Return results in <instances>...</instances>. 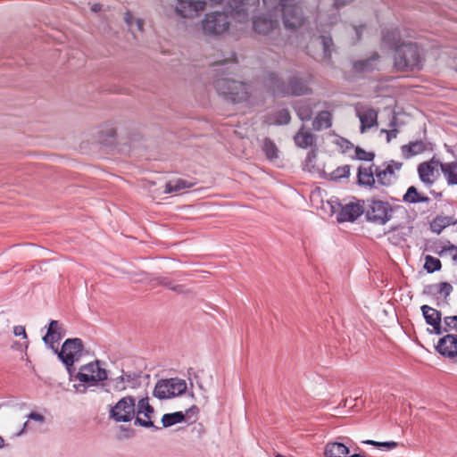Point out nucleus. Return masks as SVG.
<instances>
[{"mask_svg":"<svg viewBox=\"0 0 457 457\" xmlns=\"http://www.w3.org/2000/svg\"><path fill=\"white\" fill-rule=\"evenodd\" d=\"M262 151L264 152L267 159L270 162H274L278 159L279 150L276 144L269 137H266L263 140Z\"/></svg>","mask_w":457,"mask_h":457,"instance_id":"nucleus-34","label":"nucleus"},{"mask_svg":"<svg viewBox=\"0 0 457 457\" xmlns=\"http://www.w3.org/2000/svg\"><path fill=\"white\" fill-rule=\"evenodd\" d=\"M382 42L390 48L396 50L401 42V35L398 29H386L383 31Z\"/></svg>","mask_w":457,"mask_h":457,"instance_id":"nucleus-28","label":"nucleus"},{"mask_svg":"<svg viewBox=\"0 0 457 457\" xmlns=\"http://www.w3.org/2000/svg\"><path fill=\"white\" fill-rule=\"evenodd\" d=\"M27 427H28V420L26 422H24V424L22 426V428L20 431H18V432H16L14 434V436H21L25 432V430L27 429Z\"/></svg>","mask_w":457,"mask_h":457,"instance_id":"nucleus-55","label":"nucleus"},{"mask_svg":"<svg viewBox=\"0 0 457 457\" xmlns=\"http://www.w3.org/2000/svg\"><path fill=\"white\" fill-rule=\"evenodd\" d=\"M451 224H455L453 217L438 215L430 222V229L434 233L440 234L444 228Z\"/></svg>","mask_w":457,"mask_h":457,"instance_id":"nucleus-32","label":"nucleus"},{"mask_svg":"<svg viewBox=\"0 0 457 457\" xmlns=\"http://www.w3.org/2000/svg\"><path fill=\"white\" fill-rule=\"evenodd\" d=\"M426 150V145L421 140L411 142L401 147L402 154L405 159L420 154Z\"/></svg>","mask_w":457,"mask_h":457,"instance_id":"nucleus-29","label":"nucleus"},{"mask_svg":"<svg viewBox=\"0 0 457 457\" xmlns=\"http://www.w3.org/2000/svg\"><path fill=\"white\" fill-rule=\"evenodd\" d=\"M439 254L441 256L448 255L452 258V260L457 263V246L447 242L445 245L442 246Z\"/></svg>","mask_w":457,"mask_h":457,"instance_id":"nucleus-39","label":"nucleus"},{"mask_svg":"<svg viewBox=\"0 0 457 457\" xmlns=\"http://www.w3.org/2000/svg\"><path fill=\"white\" fill-rule=\"evenodd\" d=\"M316 136L302 126L294 137V141L298 147L308 148L316 144Z\"/></svg>","mask_w":457,"mask_h":457,"instance_id":"nucleus-22","label":"nucleus"},{"mask_svg":"<svg viewBox=\"0 0 457 457\" xmlns=\"http://www.w3.org/2000/svg\"><path fill=\"white\" fill-rule=\"evenodd\" d=\"M315 158H316L315 151H313V150L310 151L308 153L306 160H305L306 165H308L309 163H312L315 161Z\"/></svg>","mask_w":457,"mask_h":457,"instance_id":"nucleus-51","label":"nucleus"},{"mask_svg":"<svg viewBox=\"0 0 457 457\" xmlns=\"http://www.w3.org/2000/svg\"><path fill=\"white\" fill-rule=\"evenodd\" d=\"M438 167L440 168V161L436 157L418 166L419 177L427 187H431L435 183Z\"/></svg>","mask_w":457,"mask_h":457,"instance_id":"nucleus-13","label":"nucleus"},{"mask_svg":"<svg viewBox=\"0 0 457 457\" xmlns=\"http://www.w3.org/2000/svg\"><path fill=\"white\" fill-rule=\"evenodd\" d=\"M109 136H110V137H114V136H115V130H114L113 129H110Z\"/></svg>","mask_w":457,"mask_h":457,"instance_id":"nucleus-61","label":"nucleus"},{"mask_svg":"<svg viewBox=\"0 0 457 457\" xmlns=\"http://www.w3.org/2000/svg\"><path fill=\"white\" fill-rule=\"evenodd\" d=\"M355 157L358 160L371 162L375 157V154L371 152H367L364 149L361 148L360 146H357L355 148Z\"/></svg>","mask_w":457,"mask_h":457,"instance_id":"nucleus-43","label":"nucleus"},{"mask_svg":"<svg viewBox=\"0 0 457 457\" xmlns=\"http://www.w3.org/2000/svg\"><path fill=\"white\" fill-rule=\"evenodd\" d=\"M264 86L275 96H303L312 92L306 81L294 76L286 84L276 72H267L263 78Z\"/></svg>","mask_w":457,"mask_h":457,"instance_id":"nucleus-1","label":"nucleus"},{"mask_svg":"<svg viewBox=\"0 0 457 457\" xmlns=\"http://www.w3.org/2000/svg\"><path fill=\"white\" fill-rule=\"evenodd\" d=\"M13 334L16 336V337H20V336H22L24 338L27 337V334H26V330H25V328L23 326H15L13 328Z\"/></svg>","mask_w":457,"mask_h":457,"instance_id":"nucleus-48","label":"nucleus"},{"mask_svg":"<svg viewBox=\"0 0 457 457\" xmlns=\"http://www.w3.org/2000/svg\"><path fill=\"white\" fill-rule=\"evenodd\" d=\"M350 165H343L337 168L329 174L330 179L337 181L340 179L348 178L350 175Z\"/></svg>","mask_w":457,"mask_h":457,"instance_id":"nucleus-37","label":"nucleus"},{"mask_svg":"<svg viewBox=\"0 0 457 457\" xmlns=\"http://www.w3.org/2000/svg\"><path fill=\"white\" fill-rule=\"evenodd\" d=\"M268 7L279 6L283 13V22L286 28L296 29L303 22L301 7L295 0H262Z\"/></svg>","mask_w":457,"mask_h":457,"instance_id":"nucleus-4","label":"nucleus"},{"mask_svg":"<svg viewBox=\"0 0 457 457\" xmlns=\"http://www.w3.org/2000/svg\"><path fill=\"white\" fill-rule=\"evenodd\" d=\"M192 186H193L192 183H190L185 179H178L170 180V181L167 182L165 185V189H164L163 193L164 194H171V193H175V192H179L183 189L189 188Z\"/></svg>","mask_w":457,"mask_h":457,"instance_id":"nucleus-33","label":"nucleus"},{"mask_svg":"<svg viewBox=\"0 0 457 457\" xmlns=\"http://www.w3.org/2000/svg\"><path fill=\"white\" fill-rule=\"evenodd\" d=\"M276 457H286V456L281 455V454H278Z\"/></svg>","mask_w":457,"mask_h":457,"instance_id":"nucleus-63","label":"nucleus"},{"mask_svg":"<svg viewBox=\"0 0 457 457\" xmlns=\"http://www.w3.org/2000/svg\"><path fill=\"white\" fill-rule=\"evenodd\" d=\"M440 169L449 186L457 185V162H440Z\"/></svg>","mask_w":457,"mask_h":457,"instance_id":"nucleus-23","label":"nucleus"},{"mask_svg":"<svg viewBox=\"0 0 457 457\" xmlns=\"http://www.w3.org/2000/svg\"><path fill=\"white\" fill-rule=\"evenodd\" d=\"M135 18L133 17L132 13L130 12H126L124 14V21L129 28V29L134 33V24H135Z\"/></svg>","mask_w":457,"mask_h":457,"instance_id":"nucleus-46","label":"nucleus"},{"mask_svg":"<svg viewBox=\"0 0 457 457\" xmlns=\"http://www.w3.org/2000/svg\"><path fill=\"white\" fill-rule=\"evenodd\" d=\"M65 336L63 325L58 320H51L46 334L43 337V342L54 350V343L59 342Z\"/></svg>","mask_w":457,"mask_h":457,"instance_id":"nucleus-17","label":"nucleus"},{"mask_svg":"<svg viewBox=\"0 0 457 457\" xmlns=\"http://www.w3.org/2000/svg\"><path fill=\"white\" fill-rule=\"evenodd\" d=\"M348 453L349 448L344 443H328L324 450L325 457H346Z\"/></svg>","mask_w":457,"mask_h":457,"instance_id":"nucleus-26","label":"nucleus"},{"mask_svg":"<svg viewBox=\"0 0 457 457\" xmlns=\"http://www.w3.org/2000/svg\"><path fill=\"white\" fill-rule=\"evenodd\" d=\"M379 60V54L374 53L370 58L357 61L353 64V69L357 72H368L377 68Z\"/></svg>","mask_w":457,"mask_h":457,"instance_id":"nucleus-27","label":"nucleus"},{"mask_svg":"<svg viewBox=\"0 0 457 457\" xmlns=\"http://www.w3.org/2000/svg\"><path fill=\"white\" fill-rule=\"evenodd\" d=\"M197 411H198V408L196 406H192L190 409H188L187 411V413H188V412L197 413Z\"/></svg>","mask_w":457,"mask_h":457,"instance_id":"nucleus-57","label":"nucleus"},{"mask_svg":"<svg viewBox=\"0 0 457 457\" xmlns=\"http://www.w3.org/2000/svg\"><path fill=\"white\" fill-rule=\"evenodd\" d=\"M291 116L287 109L282 108L272 113H270L265 122L270 125H287L290 122Z\"/></svg>","mask_w":457,"mask_h":457,"instance_id":"nucleus-24","label":"nucleus"},{"mask_svg":"<svg viewBox=\"0 0 457 457\" xmlns=\"http://www.w3.org/2000/svg\"><path fill=\"white\" fill-rule=\"evenodd\" d=\"M228 61L235 62L236 61V54H232L229 58L217 62L216 65H218V66L224 65L227 62H228Z\"/></svg>","mask_w":457,"mask_h":457,"instance_id":"nucleus-53","label":"nucleus"},{"mask_svg":"<svg viewBox=\"0 0 457 457\" xmlns=\"http://www.w3.org/2000/svg\"><path fill=\"white\" fill-rule=\"evenodd\" d=\"M277 20L267 16H260L253 20V29L259 34L267 35L278 27Z\"/></svg>","mask_w":457,"mask_h":457,"instance_id":"nucleus-21","label":"nucleus"},{"mask_svg":"<svg viewBox=\"0 0 457 457\" xmlns=\"http://www.w3.org/2000/svg\"><path fill=\"white\" fill-rule=\"evenodd\" d=\"M420 309L427 324L430 325L433 328V329L430 332L435 333L436 335H442L443 322L441 312L428 305H422Z\"/></svg>","mask_w":457,"mask_h":457,"instance_id":"nucleus-16","label":"nucleus"},{"mask_svg":"<svg viewBox=\"0 0 457 457\" xmlns=\"http://www.w3.org/2000/svg\"><path fill=\"white\" fill-rule=\"evenodd\" d=\"M28 420H35V421H37V422H44L45 420V418L43 415L39 414V413H37V412H30L28 416H27Z\"/></svg>","mask_w":457,"mask_h":457,"instance_id":"nucleus-49","label":"nucleus"},{"mask_svg":"<svg viewBox=\"0 0 457 457\" xmlns=\"http://www.w3.org/2000/svg\"><path fill=\"white\" fill-rule=\"evenodd\" d=\"M366 218L378 225H385L393 217L394 209L388 202L370 199L367 201Z\"/></svg>","mask_w":457,"mask_h":457,"instance_id":"nucleus-7","label":"nucleus"},{"mask_svg":"<svg viewBox=\"0 0 457 457\" xmlns=\"http://www.w3.org/2000/svg\"><path fill=\"white\" fill-rule=\"evenodd\" d=\"M453 291V287L447 282H441L436 285V292L445 297H447Z\"/></svg>","mask_w":457,"mask_h":457,"instance_id":"nucleus-44","label":"nucleus"},{"mask_svg":"<svg viewBox=\"0 0 457 457\" xmlns=\"http://www.w3.org/2000/svg\"><path fill=\"white\" fill-rule=\"evenodd\" d=\"M4 447V438L0 436V449H3Z\"/></svg>","mask_w":457,"mask_h":457,"instance_id":"nucleus-58","label":"nucleus"},{"mask_svg":"<svg viewBox=\"0 0 457 457\" xmlns=\"http://www.w3.org/2000/svg\"><path fill=\"white\" fill-rule=\"evenodd\" d=\"M363 443L367 444V445H374V446H378L379 447V443L380 442H377V441H373V440H367V441H364Z\"/></svg>","mask_w":457,"mask_h":457,"instance_id":"nucleus-56","label":"nucleus"},{"mask_svg":"<svg viewBox=\"0 0 457 457\" xmlns=\"http://www.w3.org/2000/svg\"><path fill=\"white\" fill-rule=\"evenodd\" d=\"M397 446V443L394 442V441H389V442H380L379 443V447H384V448H386L388 450L390 449H394Z\"/></svg>","mask_w":457,"mask_h":457,"instance_id":"nucleus-50","label":"nucleus"},{"mask_svg":"<svg viewBox=\"0 0 457 457\" xmlns=\"http://www.w3.org/2000/svg\"><path fill=\"white\" fill-rule=\"evenodd\" d=\"M75 378L83 383L96 385L107 379V371L100 367L98 361H96L81 366Z\"/></svg>","mask_w":457,"mask_h":457,"instance_id":"nucleus-11","label":"nucleus"},{"mask_svg":"<svg viewBox=\"0 0 457 457\" xmlns=\"http://www.w3.org/2000/svg\"><path fill=\"white\" fill-rule=\"evenodd\" d=\"M357 184L369 189H377L374 165L360 166L357 173Z\"/></svg>","mask_w":457,"mask_h":457,"instance_id":"nucleus-20","label":"nucleus"},{"mask_svg":"<svg viewBox=\"0 0 457 457\" xmlns=\"http://www.w3.org/2000/svg\"><path fill=\"white\" fill-rule=\"evenodd\" d=\"M403 200L408 204L429 203L430 198L422 193L418 192L414 186L408 187L406 193L403 196Z\"/></svg>","mask_w":457,"mask_h":457,"instance_id":"nucleus-30","label":"nucleus"},{"mask_svg":"<svg viewBox=\"0 0 457 457\" xmlns=\"http://www.w3.org/2000/svg\"><path fill=\"white\" fill-rule=\"evenodd\" d=\"M424 60L423 54L416 44L402 43L395 50L394 67L398 71L421 70Z\"/></svg>","mask_w":457,"mask_h":457,"instance_id":"nucleus-2","label":"nucleus"},{"mask_svg":"<svg viewBox=\"0 0 457 457\" xmlns=\"http://www.w3.org/2000/svg\"><path fill=\"white\" fill-rule=\"evenodd\" d=\"M136 415V399L125 396L120 399L109 411V418L116 422H129Z\"/></svg>","mask_w":457,"mask_h":457,"instance_id":"nucleus-9","label":"nucleus"},{"mask_svg":"<svg viewBox=\"0 0 457 457\" xmlns=\"http://www.w3.org/2000/svg\"><path fill=\"white\" fill-rule=\"evenodd\" d=\"M158 281H159V284L173 290V291H176L178 293H182L183 292V287L180 286V285H173V283L171 281H170L168 278H158Z\"/></svg>","mask_w":457,"mask_h":457,"instance_id":"nucleus-45","label":"nucleus"},{"mask_svg":"<svg viewBox=\"0 0 457 457\" xmlns=\"http://www.w3.org/2000/svg\"><path fill=\"white\" fill-rule=\"evenodd\" d=\"M363 212V207L361 204L349 203L341 207L337 213V220L338 222L354 221Z\"/></svg>","mask_w":457,"mask_h":457,"instance_id":"nucleus-19","label":"nucleus"},{"mask_svg":"<svg viewBox=\"0 0 457 457\" xmlns=\"http://www.w3.org/2000/svg\"><path fill=\"white\" fill-rule=\"evenodd\" d=\"M436 348L445 357H455L457 355V336L447 334L439 339Z\"/></svg>","mask_w":457,"mask_h":457,"instance_id":"nucleus-18","label":"nucleus"},{"mask_svg":"<svg viewBox=\"0 0 457 457\" xmlns=\"http://www.w3.org/2000/svg\"><path fill=\"white\" fill-rule=\"evenodd\" d=\"M320 40L323 46L324 58L329 59L332 52L330 47L333 46L332 38L322 36Z\"/></svg>","mask_w":457,"mask_h":457,"instance_id":"nucleus-42","label":"nucleus"},{"mask_svg":"<svg viewBox=\"0 0 457 457\" xmlns=\"http://www.w3.org/2000/svg\"><path fill=\"white\" fill-rule=\"evenodd\" d=\"M143 27H144V21L141 20V19H136L135 20V24H134V29L136 28V29L137 31L142 32L143 31Z\"/></svg>","mask_w":457,"mask_h":457,"instance_id":"nucleus-52","label":"nucleus"},{"mask_svg":"<svg viewBox=\"0 0 457 457\" xmlns=\"http://www.w3.org/2000/svg\"><path fill=\"white\" fill-rule=\"evenodd\" d=\"M230 17L222 12H212L205 14L202 21V30L205 36H220L229 29Z\"/></svg>","mask_w":457,"mask_h":457,"instance_id":"nucleus-5","label":"nucleus"},{"mask_svg":"<svg viewBox=\"0 0 457 457\" xmlns=\"http://www.w3.org/2000/svg\"><path fill=\"white\" fill-rule=\"evenodd\" d=\"M403 163L391 160L382 165H374L377 188L378 187H390L396 180L395 170L402 169Z\"/></svg>","mask_w":457,"mask_h":457,"instance_id":"nucleus-10","label":"nucleus"},{"mask_svg":"<svg viewBox=\"0 0 457 457\" xmlns=\"http://www.w3.org/2000/svg\"><path fill=\"white\" fill-rule=\"evenodd\" d=\"M443 333L457 331V316H446L443 320Z\"/></svg>","mask_w":457,"mask_h":457,"instance_id":"nucleus-41","label":"nucleus"},{"mask_svg":"<svg viewBox=\"0 0 457 457\" xmlns=\"http://www.w3.org/2000/svg\"><path fill=\"white\" fill-rule=\"evenodd\" d=\"M108 386H110L109 389H106L107 392L110 390H113L116 392H120L126 389L125 386V378L123 376H119L115 378H112L109 381Z\"/></svg>","mask_w":457,"mask_h":457,"instance_id":"nucleus-40","label":"nucleus"},{"mask_svg":"<svg viewBox=\"0 0 457 457\" xmlns=\"http://www.w3.org/2000/svg\"><path fill=\"white\" fill-rule=\"evenodd\" d=\"M185 414L182 411L164 414L162 418V423L164 428L171 427L183 421Z\"/></svg>","mask_w":457,"mask_h":457,"instance_id":"nucleus-35","label":"nucleus"},{"mask_svg":"<svg viewBox=\"0 0 457 457\" xmlns=\"http://www.w3.org/2000/svg\"><path fill=\"white\" fill-rule=\"evenodd\" d=\"M332 125V115L328 111L320 112L312 121V128L315 130L328 129Z\"/></svg>","mask_w":457,"mask_h":457,"instance_id":"nucleus-31","label":"nucleus"},{"mask_svg":"<svg viewBox=\"0 0 457 457\" xmlns=\"http://www.w3.org/2000/svg\"><path fill=\"white\" fill-rule=\"evenodd\" d=\"M204 0H179L175 10L183 18H194L205 8Z\"/></svg>","mask_w":457,"mask_h":457,"instance_id":"nucleus-12","label":"nucleus"},{"mask_svg":"<svg viewBox=\"0 0 457 457\" xmlns=\"http://www.w3.org/2000/svg\"><path fill=\"white\" fill-rule=\"evenodd\" d=\"M214 87L225 100L234 104L247 102L252 96L251 85L227 77L217 79Z\"/></svg>","mask_w":457,"mask_h":457,"instance_id":"nucleus-3","label":"nucleus"},{"mask_svg":"<svg viewBox=\"0 0 457 457\" xmlns=\"http://www.w3.org/2000/svg\"><path fill=\"white\" fill-rule=\"evenodd\" d=\"M380 133H386V141L389 143L393 138H395L398 135V130L396 129H393L390 130L382 129L380 130Z\"/></svg>","mask_w":457,"mask_h":457,"instance_id":"nucleus-47","label":"nucleus"},{"mask_svg":"<svg viewBox=\"0 0 457 457\" xmlns=\"http://www.w3.org/2000/svg\"><path fill=\"white\" fill-rule=\"evenodd\" d=\"M260 0H231L230 6L238 14H243L244 18L248 16L251 9L259 4Z\"/></svg>","mask_w":457,"mask_h":457,"instance_id":"nucleus-25","label":"nucleus"},{"mask_svg":"<svg viewBox=\"0 0 457 457\" xmlns=\"http://www.w3.org/2000/svg\"><path fill=\"white\" fill-rule=\"evenodd\" d=\"M424 268L429 273L435 272L441 269V262L437 258L427 255L425 258Z\"/></svg>","mask_w":457,"mask_h":457,"instance_id":"nucleus-38","label":"nucleus"},{"mask_svg":"<svg viewBox=\"0 0 457 457\" xmlns=\"http://www.w3.org/2000/svg\"><path fill=\"white\" fill-rule=\"evenodd\" d=\"M453 67L457 71V57H455L453 61Z\"/></svg>","mask_w":457,"mask_h":457,"instance_id":"nucleus-59","label":"nucleus"},{"mask_svg":"<svg viewBox=\"0 0 457 457\" xmlns=\"http://www.w3.org/2000/svg\"><path fill=\"white\" fill-rule=\"evenodd\" d=\"M212 4H221L223 0H209Z\"/></svg>","mask_w":457,"mask_h":457,"instance_id":"nucleus-60","label":"nucleus"},{"mask_svg":"<svg viewBox=\"0 0 457 457\" xmlns=\"http://www.w3.org/2000/svg\"><path fill=\"white\" fill-rule=\"evenodd\" d=\"M83 350L84 345L80 338H69L64 341L60 351L58 349L54 351L71 373L74 362L82 356Z\"/></svg>","mask_w":457,"mask_h":457,"instance_id":"nucleus-6","label":"nucleus"},{"mask_svg":"<svg viewBox=\"0 0 457 457\" xmlns=\"http://www.w3.org/2000/svg\"><path fill=\"white\" fill-rule=\"evenodd\" d=\"M135 425H139L145 428L154 427L152 421V415L154 414V408L149 404L147 397L142 398L138 401L136 411Z\"/></svg>","mask_w":457,"mask_h":457,"instance_id":"nucleus-14","label":"nucleus"},{"mask_svg":"<svg viewBox=\"0 0 457 457\" xmlns=\"http://www.w3.org/2000/svg\"><path fill=\"white\" fill-rule=\"evenodd\" d=\"M356 116L361 122V132L364 133L370 128L378 125V112L367 106L356 108Z\"/></svg>","mask_w":457,"mask_h":457,"instance_id":"nucleus-15","label":"nucleus"},{"mask_svg":"<svg viewBox=\"0 0 457 457\" xmlns=\"http://www.w3.org/2000/svg\"><path fill=\"white\" fill-rule=\"evenodd\" d=\"M187 388L184 379L179 378L162 379L155 385L154 395L159 399H168L184 394Z\"/></svg>","mask_w":457,"mask_h":457,"instance_id":"nucleus-8","label":"nucleus"},{"mask_svg":"<svg viewBox=\"0 0 457 457\" xmlns=\"http://www.w3.org/2000/svg\"><path fill=\"white\" fill-rule=\"evenodd\" d=\"M297 116L301 120H309L312 116V109L307 103H301L295 106Z\"/></svg>","mask_w":457,"mask_h":457,"instance_id":"nucleus-36","label":"nucleus"},{"mask_svg":"<svg viewBox=\"0 0 457 457\" xmlns=\"http://www.w3.org/2000/svg\"><path fill=\"white\" fill-rule=\"evenodd\" d=\"M360 29H361V27H360V28H355V30H356L357 35H359V33H360Z\"/></svg>","mask_w":457,"mask_h":457,"instance_id":"nucleus-62","label":"nucleus"},{"mask_svg":"<svg viewBox=\"0 0 457 457\" xmlns=\"http://www.w3.org/2000/svg\"><path fill=\"white\" fill-rule=\"evenodd\" d=\"M102 4H92L91 6V11L94 12H99L102 11Z\"/></svg>","mask_w":457,"mask_h":457,"instance_id":"nucleus-54","label":"nucleus"}]
</instances>
